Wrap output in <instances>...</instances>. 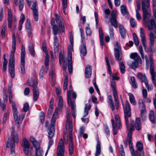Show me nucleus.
Listing matches in <instances>:
<instances>
[{
  "mask_svg": "<svg viewBox=\"0 0 156 156\" xmlns=\"http://www.w3.org/2000/svg\"><path fill=\"white\" fill-rule=\"evenodd\" d=\"M123 108L125 121L127 130H129V131H131L132 133V131L135 129L137 130H140L141 128V124L140 119L139 118H137L135 122L131 120V127H129L128 118L130 117L131 113L130 108L128 101H126L125 105H123Z\"/></svg>",
  "mask_w": 156,
  "mask_h": 156,
  "instance_id": "obj_1",
  "label": "nucleus"
},
{
  "mask_svg": "<svg viewBox=\"0 0 156 156\" xmlns=\"http://www.w3.org/2000/svg\"><path fill=\"white\" fill-rule=\"evenodd\" d=\"M12 83L9 85V100L10 103H12V108L14 119L16 122L18 124V127H19V125L21 123L25 115L22 114L18 116L17 109L15 103L14 101H12Z\"/></svg>",
  "mask_w": 156,
  "mask_h": 156,
  "instance_id": "obj_2",
  "label": "nucleus"
},
{
  "mask_svg": "<svg viewBox=\"0 0 156 156\" xmlns=\"http://www.w3.org/2000/svg\"><path fill=\"white\" fill-rule=\"evenodd\" d=\"M66 129L69 131V153L70 155L72 154L74 151V146L73 140L72 131L73 125L72 121L70 120L69 112H67L66 113Z\"/></svg>",
  "mask_w": 156,
  "mask_h": 156,
  "instance_id": "obj_3",
  "label": "nucleus"
},
{
  "mask_svg": "<svg viewBox=\"0 0 156 156\" xmlns=\"http://www.w3.org/2000/svg\"><path fill=\"white\" fill-rule=\"evenodd\" d=\"M11 136L8 139L7 142L6 147L10 148L11 151L12 153L14 152L15 147V143L18 141V137L17 134L15 133L14 128L11 129Z\"/></svg>",
  "mask_w": 156,
  "mask_h": 156,
  "instance_id": "obj_4",
  "label": "nucleus"
},
{
  "mask_svg": "<svg viewBox=\"0 0 156 156\" xmlns=\"http://www.w3.org/2000/svg\"><path fill=\"white\" fill-rule=\"evenodd\" d=\"M27 84L29 86L33 87V100L36 101L39 96V91L37 89V82L34 79L30 78L28 79Z\"/></svg>",
  "mask_w": 156,
  "mask_h": 156,
  "instance_id": "obj_5",
  "label": "nucleus"
},
{
  "mask_svg": "<svg viewBox=\"0 0 156 156\" xmlns=\"http://www.w3.org/2000/svg\"><path fill=\"white\" fill-rule=\"evenodd\" d=\"M142 6L144 22L146 27L148 26V22L146 20L148 17H149L151 16V12L149 9L146 8L145 3L144 0L142 1Z\"/></svg>",
  "mask_w": 156,
  "mask_h": 156,
  "instance_id": "obj_6",
  "label": "nucleus"
},
{
  "mask_svg": "<svg viewBox=\"0 0 156 156\" xmlns=\"http://www.w3.org/2000/svg\"><path fill=\"white\" fill-rule=\"evenodd\" d=\"M112 90L113 92V96L115 101V104L116 109H118L119 108V101L116 88L115 81L112 80L111 81Z\"/></svg>",
  "mask_w": 156,
  "mask_h": 156,
  "instance_id": "obj_7",
  "label": "nucleus"
},
{
  "mask_svg": "<svg viewBox=\"0 0 156 156\" xmlns=\"http://www.w3.org/2000/svg\"><path fill=\"white\" fill-rule=\"evenodd\" d=\"M71 91L70 90L67 92L68 96V105L71 107V112L73 117L75 118L76 116V105L74 101H72L71 99Z\"/></svg>",
  "mask_w": 156,
  "mask_h": 156,
  "instance_id": "obj_8",
  "label": "nucleus"
},
{
  "mask_svg": "<svg viewBox=\"0 0 156 156\" xmlns=\"http://www.w3.org/2000/svg\"><path fill=\"white\" fill-rule=\"evenodd\" d=\"M114 44L115 46L114 54L116 60L120 61L122 59V52L121 47L118 45V42H115Z\"/></svg>",
  "mask_w": 156,
  "mask_h": 156,
  "instance_id": "obj_9",
  "label": "nucleus"
},
{
  "mask_svg": "<svg viewBox=\"0 0 156 156\" xmlns=\"http://www.w3.org/2000/svg\"><path fill=\"white\" fill-rule=\"evenodd\" d=\"M21 62L20 68L21 73L24 75L25 73V48L24 46L22 45L21 50Z\"/></svg>",
  "mask_w": 156,
  "mask_h": 156,
  "instance_id": "obj_10",
  "label": "nucleus"
},
{
  "mask_svg": "<svg viewBox=\"0 0 156 156\" xmlns=\"http://www.w3.org/2000/svg\"><path fill=\"white\" fill-rule=\"evenodd\" d=\"M153 14L154 19H151L149 20L150 25H148V28L150 30H153L156 33V9H153Z\"/></svg>",
  "mask_w": 156,
  "mask_h": 156,
  "instance_id": "obj_11",
  "label": "nucleus"
},
{
  "mask_svg": "<svg viewBox=\"0 0 156 156\" xmlns=\"http://www.w3.org/2000/svg\"><path fill=\"white\" fill-rule=\"evenodd\" d=\"M73 49L72 46L69 45L68 46V55L69 57L68 60V68L69 74H71L73 72V64L72 61V51Z\"/></svg>",
  "mask_w": 156,
  "mask_h": 156,
  "instance_id": "obj_12",
  "label": "nucleus"
},
{
  "mask_svg": "<svg viewBox=\"0 0 156 156\" xmlns=\"http://www.w3.org/2000/svg\"><path fill=\"white\" fill-rule=\"evenodd\" d=\"M65 149L63 141L62 139H60L57 148V156H64Z\"/></svg>",
  "mask_w": 156,
  "mask_h": 156,
  "instance_id": "obj_13",
  "label": "nucleus"
},
{
  "mask_svg": "<svg viewBox=\"0 0 156 156\" xmlns=\"http://www.w3.org/2000/svg\"><path fill=\"white\" fill-rule=\"evenodd\" d=\"M149 58L150 63V73L151 75L153 82L155 80V78H156V73H155L154 71V64L152 54H150L149 55Z\"/></svg>",
  "mask_w": 156,
  "mask_h": 156,
  "instance_id": "obj_14",
  "label": "nucleus"
},
{
  "mask_svg": "<svg viewBox=\"0 0 156 156\" xmlns=\"http://www.w3.org/2000/svg\"><path fill=\"white\" fill-rule=\"evenodd\" d=\"M150 42V45L149 46V48L150 51L152 53L151 54H153L152 53L154 52V50L152 48V46H153L154 43L155 37L154 34L152 32H151L148 34Z\"/></svg>",
  "mask_w": 156,
  "mask_h": 156,
  "instance_id": "obj_15",
  "label": "nucleus"
},
{
  "mask_svg": "<svg viewBox=\"0 0 156 156\" xmlns=\"http://www.w3.org/2000/svg\"><path fill=\"white\" fill-rule=\"evenodd\" d=\"M110 21L112 25L115 28H117L118 27L117 14L114 11H112L111 13Z\"/></svg>",
  "mask_w": 156,
  "mask_h": 156,
  "instance_id": "obj_16",
  "label": "nucleus"
},
{
  "mask_svg": "<svg viewBox=\"0 0 156 156\" xmlns=\"http://www.w3.org/2000/svg\"><path fill=\"white\" fill-rule=\"evenodd\" d=\"M136 148L138 151H136L137 156H144L143 150V146L141 143L138 142L136 144Z\"/></svg>",
  "mask_w": 156,
  "mask_h": 156,
  "instance_id": "obj_17",
  "label": "nucleus"
},
{
  "mask_svg": "<svg viewBox=\"0 0 156 156\" xmlns=\"http://www.w3.org/2000/svg\"><path fill=\"white\" fill-rule=\"evenodd\" d=\"M37 3L35 2L34 3L31 7V9L33 11V17L36 21H37L38 19V8L37 7Z\"/></svg>",
  "mask_w": 156,
  "mask_h": 156,
  "instance_id": "obj_18",
  "label": "nucleus"
},
{
  "mask_svg": "<svg viewBox=\"0 0 156 156\" xmlns=\"http://www.w3.org/2000/svg\"><path fill=\"white\" fill-rule=\"evenodd\" d=\"M91 107V105H88L86 104L84 108V117L81 118V120L83 122L88 123L89 121V119L88 118H85L88 114V111L90 110Z\"/></svg>",
  "mask_w": 156,
  "mask_h": 156,
  "instance_id": "obj_19",
  "label": "nucleus"
},
{
  "mask_svg": "<svg viewBox=\"0 0 156 156\" xmlns=\"http://www.w3.org/2000/svg\"><path fill=\"white\" fill-rule=\"evenodd\" d=\"M55 16L56 21L57 24L58 25L59 28L61 30L62 32H64L65 31V27L64 24L60 20V16L58 14H55Z\"/></svg>",
  "mask_w": 156,
  "mask_h": 156,
  "instance_id": "obj_20",
  "label": "nucleus"
},
{
  "mask_svg": "<svg viewBox=\"0 0 156 156\" xmlns=\"http://www.w3.org/2000/svg\"><path fill=\"white\" fill-rule=\"evenodd\" d=\"M131 134H129L128 137L129 145V149L132 156H136V153L133 148V144L131 140Z\"/></svg>",
  "mask_w": 156,
  "mask_h": 156,
  "instance_id": "obj_21",
  "label": "nucleus"
},
{
  "mask_svg": "<svg viewBox=\"0 0 156 156\" xmlns=\"http://www.w3.org/2000/svg\"><path fill=\"white\" fill-rule=\"evenodd\" d=\"M13 4L14 5L17 6L19 5V9L20 11H22L24 7V0H19L18 3V0H13Z\"/></svg>",
  "mask_w": 156,
  "mask_h": 156,
  "instance_id": "obj_22",
  "label": "nucleus"
},
{
  "mask_svg": "<svg viewBox=\"0 0 156 156\" xmlns=\"http://www.w3.org/2000/svg\"><path fill=\"white\" fill-rule=\"evenodd\" d=\"M130 57L131 58L133 59L134 60L142 62V60L140 56L137 52L132 53L130 55Z\"/></svg>",
  "mask_w": 156,
  "mask_h": 156,
  "instance_id": "obj_23",
  "label": "nucleus"
},
{
  "mask_svg": "<svg viewBox=\"0 0 156 156\" xmlns=\"http://www.w3.org/2000/svg\"><path fill=\"white\" fill-rule=\"evenodd\" d=\"M13 43L12 44V51L11 52L10 55V58H13L14 59V53L16 51V40L15 36L14 34H13Z\"/></svg>",
  "mask_w": 156,
  "mask_h": 156,
  "instance_id": "obj_24",
  "label": "nucleus"
},
{
  "mask_svg": "<svg viewBox=\"0 0 156 156\" xmlns=\"http://www.w3.org/2000/svg\"><path fill=\"white\" fill-rule=\"evenodd\" d=\"M85 76L87 78H89L91 76L92 74V67L89 65L86 66L85 70Z\"/></svg>",
  "mask_w": 156,
  "mask_h": 156,
  "instance_id": "obj_25",
  "label": "nucleus"
},
{
  "mask_svg": "<svg viewBox=\"0 0 156 156\" xmlns=\"http://www.w3.org/2000/svg\"><path fill=\"white\" fill-rule=\"evenodd\" d=\"M105 58L106 62L107 63V66L108 71L109 72V73L110 74V76L112 77V80H118L119 79V77H118L115 76H113L112 75V73L111 72V68H110V64H109V62L108 60V58L107 57H106Z\"/></svg>",
  "mask_w": 156,
  "mask_h": 156,
  "instance_id": "obj_26",
  "label": "nucleus"
},
{
  "mask_svg": "<svg viewBox=\"0 0 156 156\" xmlns=\"http://www.w3.org/2000/svg\"><path fill=\"white\" fill-rule=\"evenodd\" d=\"M149 119L151 122L153 123H156V114L153 111H151L149 113Z\"/></svg>",
  "mask_w": 156,
  "mask_h": 156,
  "instance_id": "obj_27",
  "label": "nucleus"
},
{
  "mask_svg": "<svg viewBox=\"0 0 156 156\" xmlns=\"http://www.w3.org/2000/svg\"><path fill=\"white\" fill-rule=\"evenodd\" d=\"M30 140L32 142L33 147L35 148L40 147V143L33 136L30 137Z\"/></svg>",
  "mask_w": 156,
  "mask_h": 156,
  "instance_id": "obj_28",
  "label": "nucleus"
},
{
  "mask_svg": "<svg viewBox=\"0 0 156 156\" xmlns=\"http://www.w3.org/2000/svg\"><path fill=\"white\" fill-rule=\"evenodd\" d=\"M58 110H55L51 119V123L50 125V127H52L53 128L55 127V122L56 116L58 114Z\"/></svg>",
  "mask_w": 156,
  "mask_h": 156,
  "instance_id": "obj_29",
  "label": "nucleus"
},
{
  "mask_svg": "<svg viewBox=\"0 0 156 156\" xmlns=\"http://www.w3.org/2000/svg\"><path fill=\"white\" fill-rule=\"evenodd\" d=\"M108 103L110 108L112 111H114L115 109V107L114 105V103L112 97L110 95L108 96Z\"/></svg>",
  "mask_w": 156,
  "mask_h": 156,
  "instance_id": "obj_30",
  "label": "nucleus"
},
{
  "mask_svg": "<svg viewBox=\"0 0 156 156\" xmlns=\"http://www.w3.org/2000/svg\"><path fill=\"white\" fill-rule=\"evenodd\" d=\"M14 59L13 58H10L9 62V71H15Z\"/></svg>",
  "mask_w": 156,
  "mask_h": 156,
  "instance_id": "obj_31",
  "label": "nucleus"
},
{
  "mask_svg": "<svg viewBox=\"0 0 156 156\" xmlns=\"http://www.w3.org/2000/svg\"><path fill=\"white\" fill-rule=\"evenodd\" d=\"M83 43L81 45L80 47V53L82 54L83 56L86 55L87 53V50L86 45L85 44Z\"/></svg>",
  "mask_w": 156,
  "mask_h": 156,
  "instance_id": "obj_32",
  "label": "nucleus"
},
{
  "mask_svg": "<svg viewBox=\"0 0 156 156\" xmlns=\"http://www.w3.org/2000/svg\"><path fill=\"white\" fill-rule=\"evenodd\" d=\"M119 32L121 37L123 38H124L126 36V30L121 25H119Z\"/></svg>",
  "mask_w": 156,
  "mask_h": 156,
  "instance_id": "obj_33",
  "label": "nucleus"
},
{
  "mask_svg": "<svg viewBox=\"0 0 156 156\" xmlns=\"http://www.w3.org/2000/svg\"><path fill=\"white\" fill-rule=\"evenodd\" d=\"M142 58L143 59H145L146 66V69L148 70L149 68V60L147 56L146 55H145L144 53L140 54Z\"/></svg>",
  "mask_w": 156,
  "mask_h": 156,
  "instance_id": "obj_34",
  "label": "nucleus"
},
{
  "mask_svg": "<svg viewBox=\"0 0 156 156\" xmlns=\"http://www.w3.org/2000/svg\"><path fill=\"white\" fill-rule=\"evenodd\" d=\"M54 48L55 52L58 51L59 46L58 41L56 36L54 37Z\"/></svg>",
  "mask_w": 156,
  "mask_h": 156,
  "instance_id": "obj_35",
  "label": "nucleus"
},
{
  "mask_svg": "<svg viewBox=\"0 0 156 156\" xmlns=\"http://www.w3.org/2000/svg\"><path fill=\"white\" fill-rule=\"evenodd\" d=\"M130 83L132 86L135 89H136L138 87L137 82L134 76L130 77Z\"/></svg>",
  "mask_w": 156,
  "mask_h": 156,
  "instance_id": "obj_36",
  "label": "nucleus"
},
{
  "mask_svg": "<svg viewBox=\"0 0 156 156\" xmlns=\"http://www.w3.org/2000/svg\"><path fill=\"white\" fill-rule=\"evenodd\" d=\"M101 152V145L100 142L98 140L97 144L96 146V151L95 156H98L100 154Z\"/></svg>",
  "mask_w": 156,
  "mask_h": 156,
  "instance_id": "obj_37",
  "label": "nucleus"
},
{
  "mask_svg": "<svg viewBox=\"0 0 156 156\" xmlns=\"http://www.w3.org/2000/svg\"><path fill=\"white\" fill-rule=\"evenodd\" d=\"M128 96L129 97V101L133 105H135L136 104V102L134 95L131 93L128 94Z\"/></svg>",
  "mask_w": 156,
  "mask_h": 156,
  "instance_id": "obj_38",
  "label": "nucleus"
},
{
  "mask_svg": "<svg viewBox=\"0 0 156 156\" xmlns=\"http://www.w3.org/2000/svg\"><path fill=\"white\" fill-rule=\"evenodd\" d=\"M140 36L142 42L146 41L145 36L144 30L142 28H140Z\"/></svg>",
  "mask_w": 156,
  "mask_h": 156,
  "instance_id": "obj_39",
  "label": "nucleus"
},
{
  "mask_svg": "<svg viewBox=\"0 0 156 156\" xmlns=\"http://www.w3.org/2000/svg\"><path fill=\"white\" fill-rule=\"evenodd\" d=\"M138 78L141 80L142 82H145V80H147V79L145 75H143L140 73H139L137 74Z\"/></svg>",
  "mask_w": 156,
  "mask_h": 156,
  "instance_id": "obj_40",
  "label": "nucleus"
},
{
  "mask_svg": "<svg viewBox=\"0 0 156 156\" xmlns=\"http://www.w3.org/2000/svg\"><path fill=\"white\" fill-rule=\"evenodd\" d=\"M120 9L122 14L124 16L128 13L127 8L124 5H122L121 6Z\"/></svg>",
  "mask_w": 156,
  "mask_h": 156,
  "instance_id": "obj_41",
  "label": "nucleus"
},
{
  "mask_svg": "<svg viewBox=\"0 0 156 156\" xmlns=\"http://www.w3.org/2000/svg\"><path fill=\"white\" fill-rule=\"evenodd\" d=\"M55 127H50L49 128V131L48 132V137L52 138L54 135L55 132Z\"/></svg>",
  "mask_w": 156,
  "mask_h": 156,
  "instance_id": "obj_42",
  "label": "nucleus"
},
{
  "mask_svg": "<svg viewBox=\"0 0 156 156\" xmlns=\"http://www.w3.org/2000/svg\"><path fill=\"white\" fill-rule=\"evenodd\" d=\"M119 66L121 73L122 74L124 73L125 72V67L123 62H119Z\"/></svg>",
  "mask_w": 156,
  "mask_h": 156,
  "instance_id": "obj_43",
  "label": "nucleus"
},
{
  "mask_svg": "<svg viewBox=\"0 0 156 156\" xmlns=\"http://www.w3.org/2000/svg\"><path fill=\"white\" fill-rule=\"evenodd\" d=\"M142 62H139L134 60V61L133 62L132 64L130 65V67L133 69H136L137 67L139 66V63H141Z\"/></svg>",
  "mask_w": 156,
  "mask_h": 156,
  "instance_id": "obj_44",
  "label": "nucleus"
},
{
  "mask_svg": "<svg viewBox=\"0 0 156 156\" xmlns=\"http://www.w3.org/2000/svg\"><path fill=\"white\" fill-rule=\"evenodd\" d=\"M30 144L29 141L26 138L23 139V143L22 146L23 147H30Z\"/></svg>",
  "mask_w": 156,
  "mask_h": 156,
  "instance_id": "obj_45",
  "label": "nucleus"
},
{
  "mask_svg": "<svg viewBox=\"0 0 156 156\" xmlns=\"http://www.w3.org/2000/svg\"><path fill=\"white\" fill-rule=\"evenodd\" d=\"M53 32L55 36L58 34V29L55 24H53L52 27Z\"/></svg>",
  "mask_w": 156,
  "mask_h": 156,
  "instance_id": "obj_46",
  "label": "nucleus"
},
{
  "mask_svg": "<svg viewBox=\"0 0 156 156\" xmlns=\"http://www.w3.org/2000/svg\"><path fill=\"white\" fill-rule=\"evenodd\" d=\"M29 49L31 55L33 56H34L35 55V51L33 45L30 44L29 45Z\"/></svg>",
  "mask_w": 156,
  "mask_h": 156,
  "instance_id": "obj_47",
  "label": "nucleus"
},
{
  "mask_svg": "<svg viewBox=\"0 0 156 156\" xmlns=\"http://www.w3.org/2000/svg\"><path fill=\"white\" fill-rule=\"evenodd\" d=\"M32 29L30 23V20L28 19L26 20V30Z\"/></svg>",
  "mask_w": 156,
  "mask_h": 156,
  "instance_id": "obj_48",
  "label": "nucleus"
},
{
  "mask_svg": "<svg viewBox=\"0 0 156 156\" xmlns=\"http://www.w3.org/2000/svg\"><path fill=\"white\" fill-rule=\"evenodd\" d=\"M133 39L135 45L137 46L139 44V42L137 37L135 33L133 34Z\"/></svg>",
  "mask_w": 156,
  "mask_h": 156,
  "instance_id": "obj_49",
  "label": "nucleus"
},
{
  "mask_svg": "<svg viewBox=\"0 0 156 156\" xmlns=\"http://www.w3.org/2000/svg\"><path fill=\"white\" fill-rule=\"evenodd\" d=\"M141 111L140 115L142 119H145L146 118L145 108H142Z\"/></svg>",
  "mask_w": 156,
  "mask_h": 156,
  "instance_id": "obj_50",
  "label": "nucleus"
},
{
  "mask_svg": "<svg viewBox=\"0 0 156 156\" xmlns=\"http://www.w3.org/2000/svg\"><path fill=\"white\" fill-rule=\"evenodd\" d=\"M35 155L36 156H41L43 152V150L40 147L35 148Z\"/></svg>",
  "mask_w": 156,
  "mask_h": 156,
  "instance_id": "obj_51",
  "label": "nucleus"
},
{
  "mask_svg": "<svg viewBox=\"0 0 156 156\" xmlns=\"http://www.w3.org/2000/svg\"><path fill=\"white\" fill-rule=\"evenodd\" d=\"M80 30L81 34V42L83 43L85 41L84 33L83 32V29L81 28H80Z\"/></svg>",
  "mask_w": 156,
  "mask_h": 156,
  "instance_id": "obj_52",
  "label": "nucleus"
},
{
  "mask_svg": "<svg viewBox=\"0 0 156 156\" xmlns=\"http://www.w3.org/2000/svg\"><path fill=\"white\" fill-rule=\"evenodd\" d=\"M109 33L111 38H114V33L113 32V28L112 27L109 25Z\"/></svg>",
  "mask_w": 156,
  "mask_h": 156,
  "instance_id": "obj_53",
  "label": "nucleus"
},
{
  "mask_svg": "<svg viewBox=\"0 0 156 156\" xmlns=\"http://www.w3.org/2000/svg\"><path fill=\"white\" fill-rule=\"evenodd\" d=\"M115 119L116 122V126L118 125V126H120L121 125V122L119 116L117 115H115Z\"/></svg>",
  "mask_w": 156,
  "mask_h": 156,
  "instance_id": "obj_54",
  "label": "nucleus"
},
{
  "mask_svg": "<svg viewBox=\"0 0 156 156\" xmlns=\"http://www.w3.org/2000/svg\"><path fill=\"white\" fill-rule=\"evenodd\" d=\"M129 134H131V141H132V132L131 131H128V133L127 134V139L126 140H124V145H125L126 147H127V143L128 142L129 143V141H128V137L129 136Z\"/></svg>",
  "mask_w": 156,
  "mask_h": 156,
  "instance_id": "obj_55",
  "label": "nucleus"
},
{
  "mask_svg": "<svg viewBox=\"0 0 156 156\" xmlns=\"http://www.w3.org/2000/svg\"><path fill=\"white\" fill-rule=\"evenodd\" d=\"M138 104L139 108H145L144 102L141 99H140L138 101Z\"/></svg>",
  "mask_w": 156,
  "mask_h": 156,
  "instance_id": "obj_56",
  "label": "nucleus"
},
{
  "mask_svg": "<svg viewBox=\"0 0 156 156\" xmlns=\"http://www.w3.org/2000/svg\"><path fill=\"white\" fill-rule=\"evenodd\" d=\"M145 84L147 88V89L148 91L150 90H151L153 89V86L152 85H149L148 83V80H145Z\"/></svg>",
  "mask_w": 156,
  "mask_h": 156,
  "instance_id": "obj_57",
  "label": "nucleus"
},
{
  "mask_svg": "<svg viewBox=\"0 0 156 156\" xmlns=\"http://www.w3.org/2000/svg\"><path fill=\"white\" fill-rule=\"evenodd\" d=\"M49 75L51 77L52 80H53L55 78V72L54 69H51L49 71Z\"/></svg>",
  "mask_w": 156,
  "mask_h": 156,
  "instance_id": "obj_58",
  "label": "nucleus"
},
{
  "mask_svg": "<svg viewBox=\"0 0 156 156\" xmlns=\"http://www.w3.org/2000/svg\"><path fill=\"white\" fill-rule=\"evenodd\" d=\"M6 23H5L2 26V30L1 31V34L2 35L4 36L5 35V31Z\"/></svg>",
  "mask_w": 156,
  "mask_h": 156,
  "instance_id": "obj_59",
  "label": "nucleus"
},
{
  "mask_svg": "<svg viewBox=\"0 0 156 156\" xmlns=\"http://www.w3.org/2000/svg\"><path fill=\"white\" fill-rule=\"evenodd\" d=\"M53 143L54 142L53 140H51L49 141L48 143V149L46 152V154H48L50 148L51 146L53 144Z\"/></svg>",
  "mask_w": 156,
  "mask_h": 156,
  "instance_id": "obj_60",
  "label": "nucleus"
},
{
  "mask_svg": "<svg viewBox=\"0 0 156 156\" xmlns=\"http://www.w3.org/2000/svg\"><path fill=\"white\" fill-rule=\"evenodd\" d=\"M63 9H66L67 7V0H62Z\"/></svg>",
  "mask_w": 156,
  "mask_h": 156,
  "instance_id": "obj_61",
  "label": "nucleus"
},
{
  "mask_svg": "<svg viewBox=\"0 0 156 156\" xmlns=\"http://www.w3.org/2000/svg\"><path fill=\"white\" fill-rule=\"evenodd\" d=\"M29 105L28 103H25L23 105V110L25 112H27L29 110Z\"/></svg>",
  "mask_w": 156,
  "mask_h": 156,
  "instance_id": "obj_62",
  "label": "nucleus"
},
{
  "mask_svg": "<svg viewBox=\"0 0 156 156\" xmlns=\"http://www.w3.org/2000/svg\"><path fill=\"white\" fill-rule=\"evenodd\" d=\"M113 134L114 135H116L117 133V130L119 129L120 126H119L117 125L116 126H113Z\"/></svg>",
  "mask_w": 156,
  "mask_h": 156,
  "instance_id": "obj_63",
  "label": "nucleus"
},
{
  "mask_svg": "<svg viewBox=\"0 0 156 156\" xmlns=\"http://www.w3.org/2000/svg\"><path fill=\"white\" fill-rule=\"evenodd\" d=\"M86 32L87 36L90 35L92 33L91 30L89 27H87L86 28Z\"/></svg>",
  "mask_w": 156,
  "mask_h": 156,
  "instance_id": "obj_64",
  "label": "nucleus"
}]
</instances>
